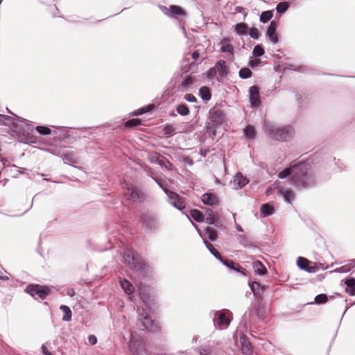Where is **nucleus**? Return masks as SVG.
I'll list each match as a JSON object with an SVG mask.
<instances>
[{
	"label": "nucleus",
	"mask_w": 355,
	"mask_h": 355,
	"mask_svg": "<svg viewBox=\"0 0 355 355\" xmlns=\"http://www.w3.org/2000/svg\"><path fill=\"white\" fill-rule=\"evenodd\" d=\"M243 135L247 139H254L257 135V130L254 125L248 124L243 129Z\"/></svg>",
	"instance_id": "30"
},
{
	"label": "nucleus",
	"mask_w": 355,
	"mask_h": 355,
	"mask_svg": "<svg viewBox=\"0 0 355 355\" xmlns=\"http://www.w3.org/2000/svg\"><path fill=\"white\" fill-rule=\"evenodd\" d=\"M6 110L12 116L1 114V136L8 133L19 142L26 144H36L37 138L31 134L34 129L33 125L12 113L8 107Z\"/></svg>",
	"instance_id": "1"
},
{
	"label": "nucleus",
	"mask_w": 355,
	"mask_h": 355,
	"mask_svg": "<svg viewBox=\"0 0 355 355\" xmlns=\"http://www.w3.org/2000/svg\"><path fill=\"white\" fill-rule=\"evenodd\" d=\"M239 243L245 248L252 247V242L247 238L245 234H239L237 236Z\"/></svg>",
	"instance_id": "43"
},
{
	"label": "nucleus",
	"mask_w": 355,
	"mask_h": 355,
	"mask_svg": "<svg viewBox=\"0 0 355 355\" xmlns=\"http://www.w3.org/2000/svg\"><path fill=\"white\" fill-rule=\"evenodd\" d=\"M24 291L35 299L44 300L50 293L51 289L46 285L30 284L27 285Z\"/></svg>",
	"instance_id": "7"
},
{
	"label": "nucleus",
	"mask_w": 355,
	"mask_h": 355,
	"mask_svg": "<svg viewBox=\"0 0 355 355\" xmlns=\"http://www.w3.org/2000/svg\"><path fill=\"white\" fill-rule=\"evenodd\" d=\"M279 193L283 196L285 202L291 204L295 198V193L290 189L282 188L279 189Z\"/></svg>",
	"instance_id": "26"
},
{
	"label": "nucleus",
	"mask_w": 355,
	"mask_h": 355,
	"mask_svg": "<svg viewBox=\"0 0 355 355\" xmlns=\"http://www.w3.org/2000/svg\"><path fill=\"white\" fill-rule=\"evenodd\" d=\"M37 132L41 135H53V132L48 126L37 125L35 128Z\"/></svg>",
	"instance_id": "47"
},
{
	"label": "nucleus",
	"mask_w": 355,
	"mask_h": 355,
	"mask_svg": "<svg viewBox=\"0 0 355 355\" xmlns=\"http://www.w3.org/2000/svg\"><path fill=\"white\" fill-rule=\"evenodd\" d=\"M261 62L259 59H254L252 58H250L249 60V65L252 68H256L260 65Z\"/></svg>",
	"instance_id": "60"
},
{
	"label": "nucleus",
	"mask_w": 355,
	"mask_h": 355,
	"mask_svg": "<svg viewBox=\"0 0 355 355\" xmlns=\"http://www.w3.org/2000/svg\"><path fill=\"white\" fill-rule=\"evenodd\" d=\"M334 297V295L328 296L325 293H320L317 295L315 298L314 301L310 302V304H324L327 303L329 299H331Z\"/></svg>",
	"instance_id": "31"
},
{
	"label": "nucleus",
	"mask_w": 355,
	"mask_h": 355,
	"mask_svg": "<svg viewBox=\"0 0 355 355\" xmlns=\"http://www.w3.org/2000/svg\"><path fill=\"white\" fill-rule=\"evenodd\" d=\"M297 266L300 270L309 273L315 272L318 270V263L316 262L311 261L302 257L297 258Z\"/></svg>",
	"instance_id": "12"
},
{
	"label": "nucleus",
	"mask_w": 355,
	"mask_h": 355,
	"mask_svg": "<svg viewBox=\"0 0 355 355\" xmlns=\"http://www.w3.org/2000/svg\"><path fill=\"white\" fill-rule=\"evenodd\" d=\"M231 270L241 273L244 276L247 275L245 273V270L237 263H234L233 268Z\"/></svg>",
	"instance_id": "58"
},
{
	"label": "nucleus",
	"mask_w": 355,
	"mask_h": 355,
	"mask_svg": "<svg viewBox=\"0 0 355 355\" xmlns=\"http://www.w3.org/2000/svg\"><path fill=\"white\" fill-rule=\"evenodd\" d=\"M239 77L242 79H248L252 75V72L248 67H242L239 72Z\"/></svg>",
	"instance_id": "50"
},
{
	"label": "nucleus",
	"mask_w": 355,
	"mask_h": 355,
	"mask_svg": "<svg viewBox=\"0 0 355 355\" xmlns=\"http://www.w3.org/2000/svg\"><path fill=\"white\" fill-rule=\"evenodd\" d=\"M203 222L209 225H214L216 227H220L222 225V221L218 214L212 216L211 217L205 218Z\"/></svg>",
	"instance_id": "38"
},
{
	"label": "nucleus",
	"mask_w": 355,
	"mask_h": 355,
	"mask_svg": "<svg viewBox=\"0 0 355 355\" xmlns=\"http://www.w3.org/2000/svg\"><path fill=\"white\" fill-rule=\"evenodd\" d=\"M196 350L200 355H210L212 352V347L209 345H205L197 348Z\"/></svg>",
	"instance_id": "51"
},
{
	"label": "nucleus",
	"mask_w": 355,
	"mask_h": 355,
	"mask_svg": "<svg viewBox=\"0 0 355 355\" xmlns=\"http://www.w3.org/2000/svg\"><path fill=\"white\" fill-rule=\"evenodd\" d=\"M230 38L224 37L221 41V47L220 51L223 53H229L230 54H233L234 52V49L233 46L230 44Z\"/></svg>",
	"instance_id": "29"
},
{
	"label": "nucleus",
	"mask_w": 355,
	"mask_h": 355,
	"mask_svg": "<svg viewBox=\"0 0 355 355\" xmlns=\"http://www.w3.org/2000/svg\"><path fill=\"white\" fill-rule=\"evenodd\" d=\"M248 285L254 295L257 297L259 300H262L266 290L265 286L258 282L250 280L248 282Z\"/></svg>",
	"instance_id": "16"
},
{
	"label": "nucleus",
	"mask_w": 355,
	"mask_h": 355,
	"mask_svg": "<svg viewBox=\"0 0 355 355\" xmlns=\"http://www.w3.org/2000/svg\"><path fill=\"white\" fill-rule=\"evenodd\" d=\"M168 193L165 191V193L167 195L168 198V202L174 207L175 209L184 211L185 209L184 200L185 198L180 196L176 192L167 190Z\"/></svg>",
	"instance_id": "9"
},
{
	"label": "nucleus",
	"mask_w": 355,
	"mask_h": 355,
	"mask_svg": "<svg viewBox=\"0 0 355 355\" xmlns=\"http://www.w3.org/2000/svg\"><path fill=\"white\" fill-rule=\"evenodd\" d=\"M176 111L180 115L183 116H187L190 113V110L188 105L184 103H182L177 105Z\"/></svg>",
	"instance_id": "44"
},
{
	"label": "nucleus",
	"mask_w": 355,
	"mask_h": 355,
	"mask_svg": "<svg viewBox=\"0 0 355 355\" xmlns=\"http://www.w3.org/2000/svg\"><path fill=\"white\" fill-rule=\"evenodd\" d=\"M248 26L244 22L237 23L234 26V32L239 36H244L248 35Z\"/></svg>",
	"instance_id": "34"
},
{
	"label": "nucleus",
	"mask_w": 355,
	"mask_h": 355,
	"mask_svg": "<svg viewBox=\"0 0 355 355\" xmlns=\"http://www.w3.org/2000/svg\"><path fill=\"white\" fill-rule=\"evenodd\" d=\"M159 166L168 171H172L174 168L173 164L164 156H161V162Z\"/></svg>",
	"instance_id": "48"
},
{
	"label": "nucleus",
	"mask_w": 355,
	"mask_h": 355,
	"mask_svg": "<svg viewBox=\"0 0 355 355\" xmlns=\"http://www.w3.org/2000/svg\"><path fill=\"white\" fill-rule=\"evenodd\" d=\"M352 267H353V266H352L351 264H347V265L336 268L334 270L330 271V272L331 273H332V272L347 273L352 270Z\"/></svg>",
	"instance_id": "53"
},
{
	"label": "nucleus",
	"mask_w": 355,
	"mask_h": 355,
	"mask_svg": "<svg viewBox=\"0 0 355 355\" xmlns=\"http://www.w3.org/2000/svg\"><path fill=\"white\" fill-rule=\"evenodd\" d=\"M291 6V2L289 1H281L276 6V11L277 13L282 15L285 13Z\"/></svg>",
	"instance_id": "41"
},
{
	"label": "nucleus",
	"mask_w": 355,
	"mask_h": 355,
	"mask_svg": "<svg viewBox=\"0 0 355 355\" xmlns=\"http://www.w3.org/2000/svg\"><path fill=\"white\" fill-rule=\"evenodd\" d=\"M193 67H196L194 61L191 62L188 67L187 65L182 67V69L184 70V72L188 73L192 71Z\"/></svg>",
	"instance_id": "64"
},
{
	"label": "nucleus",
	"mask_w": 355,
	"mask_h": 355,
	"mask_svg": "<svg viewBox=\"0 0 355 355\" xmlns=\"http://www.w3.org/2000/svg\"><path fill=\"white\" fill-rule=\"evenodd\" d=\"M163 132L165 135L171 136L175 133V128L171 124H166L163 128Z\"/></svg>",
	"instance_id": "55"
},
{
	"label": "nucleus",
	"mask_w": 355,
	"mask_h": 355,
	"mask_svg": "<svg viewBox=\"0 0 355 355\" xmlns=\"http://www.w3.org/2000/svg\"><path fill=\"white\" fill-rule=\"evenodd\" d=\"M218 126H220V125L209 121L206 125L207 132H210L214 136H216L217 128Z\"/></svg>",
	"instance_id": "54"
},
{
	"label": "nucleus",
	"mask_w": 355,
	"mask_h": 355,
	"mask_svg": "<svg viewBox=\"0 0 355 355\" xmlns=\"http://www.w3.org/2000/svg\"><path fill=\"white\" fill-rule=\"evenodd\" d=\"M234 11H235V12L241 13L244 17H246L248 15L246 8H245L242 6H236L234 8Z\"/></svg>",
	"instance_id": "63"
},
{
	"label": "nucleus",
	"mask_w": 355,
	"mask_h": 355,
	"mask_svg": "<svg viewBox=\"0 0 355 355\" xmlns=\"http://www.w3.org/2000/svg\"><path fill=\"white\" fill-rule=\"evenodd\" d=\"M241 350L244 355H252L253 349L248 337L242 334L240 335Z\"/></svg>",
	"instance_id": "17"
},
{
	"label": "nucleus",
	"mask_w": 355,
	"mask_h": 355,
	"mask_svg": "<svg viewBox=\"0 0 355 355\" xmlns=\"http://www.w3.org/2000/svg\"><path fill=\"white\" fill-rule=\"evenodd\" d=\"M252 268L255 274L259 276L264 275L267 272V269L263 263L259 260H257L252 263Z\"/></svg>",
	"instance_id": "28"
},
{
	"label": "nucleus",
	"mask_w": 355,
	"mask_h": 355,
	"mask_svg": "<svg viewBox=\"0 0 355 355\" xmlns=\"http://www.w3.org/2000/svg\"><path fill=\"white\" fill-rule=\"evenodd\" d=\"M316 173L309 162L300 161L295 163L291 178V185L296 189H310L318 185Z\"/></svg>",
	"instance_id": "2"
},
{
	"label": "nucleus",
	"mask_w": 355,
	"mask_h": 355,
	"mask_svg": "<svg viewBox=\"0 0 355 355\" xmlns=\"http://www.w3.org/2000/svg\"><path fill=\"white\" fill-rule=\"evenodd\" d=\"M201 200L204 205L214 206L219 203V200L216 194L214 193H205L201 196Z\"/></svg>",
	"instance_id": "19"
},
{
	"label": "nucleus",
	"mask_w": 355,
	"mask_h": 355,
	"mask_svg": "<svg viewBox=\"0 0 355 355\" xmlns=\"http://www.w3.org/2000/svg\"><path fill=\"white\" fill-rule=\"evenodd\" d=\"M121 286L123 291L128 294H132L134 292L135 288L133 286L128 280L124 279L121 281Z\"/></svg>",
	"instance_id": "46"
},
{
	"label": "nucleus",
	"mask_w": 355,
	"mask_h": 355,
	"mask_svg": "<svg viewBox=\"0 0 355 355\" xmlns=\"http://www.w3.org/2000/svg\"><path fill=\"white\" fill-rule=\"evenodd\" d=\"M189 215L197 223H202L205 220L204 214L198 209H191Z\"/></svg>",
	"instance_id": "39"
},
{
	"label": "nucleus",
	"mask_w": 355,
	"mask_h": 355,
	"mask_svg": "<svg viewBox=\"0 0 355 355\" xmlns=\"http://www.w3.org/2000/svg\"><path fill=\"white\" fill-rule=\"evenodd\" d=\"M249 96L250 107L252 108H257L261 104V98L259 94V87L257 85H253L249 88Z\"/></svg>",
	"instance_id": "15"
},
{
	"label": "nucleus",
	"mask_w": 355,
	"mask_h": 355,
	"mask_svg": "<svg viewBox=\"0 0 355 355\" xmlns=\"http://www.w3.org/2000/svg\"><path fill=\"white\" fill-rule=\"evenodd\" d=\"M60 309L63 312V316L62 320L64 322H69L71 320L72 311L69 306L67 305L62 304L60 306Z\"/></svg>",
	"instance_id": "37"
},
{
	"label": "nucleus",
	"mask_w": 355,
	"mask_h": 355,
	"mask_svg": "<svg viewBox=\"0 0 355 355\" xmlns=\"http://www.w3.org/2000/svg\"><path fill=\"white\" fill-rule=\"evenodd\" d=\"M275 211L274 207L269 202L263 203L260 208L261 216L263 218L271 216Z\"/></svg>",
	"instance_id": "27"
},
{
	"label": "nucleus",
	"mask_w": 355,
	"mask_h": 355,
	"mask_svg": "<svg viewBox=\"0 0 355 355\" xmlns=\"http://www.w3.org/2000/svg\"><path fill=\"white\" fill-rule=\"evenodd\" d=\"M128 347L132 355L149 354L145 347V344L141 340L131 338L129 341Z\"/></svg>",
	"instance_id": "10"
},
{
	"label": "nucleus",
	"mask_w": 355,
	"mask_h": 355,
	"mask_svg": "<svg viewBox=\"0 0 355 355\" xmlns=\"http://www.w3.org/2000/svg\"><path fill=\"white\" fill-rule=\"evenodd\" d=\"M277 21L275 20H272L270 22V24L268 26L267 31L266 32L267 40L273 44H277L279 42V36L277 33Z\"/></svg>",
	"instance_id": "14"
},
{
	"label": "nucleus",
	"mask_w": 355,
	"mask_h": 355,
	"mask_svg": "<svg viewBox=\"0 0 355 355\" xmlns=\"http://www.w3.org/2000/svg\"><path fill=\"white\" fill-rule=\"evenodd\" d=\"M139 324H138L139 329L141 330H149L153 324V320L148 314L139 313Z\"/></svg>",
	"instance_id": "18"
},
{
	"label": "nucleus",
	"mask_w": 355,
	"mask_h": 355,
	"mask_svg": "<svg viewBox=\"0 0 355 355\" xmlns=\"http://www.w3.org/2000/svg\"><path fill=\"white\" fill-rule=\"evenodd\" d=\"M196 81V78L194 76H191L190 75H186L182 78L181 83L179 87H180V90L182 92L188 91L191 86L193 85Z\"/></svg>",
	"instance_id": "21"
},
{
	"label": "nucleus",
	"mask_w": 355,
	"mask_h": 355,
	"mask_svg": "<svg viewBox=\"0 0 355 355\" xmlns=\"http://www.w3.org/2000/svg\"><path fill=\"white\" fill-rule=\"evenodd\" d=\"M184 98L187 101L190 102V103H196L197 102V98L192 94H186L184 96Z\"/></svg>",
	"instance_id": "62"
},
{
	"label": "nucleus",
	"mask_w": 355,
	"mask_h": 355,
	"mask_svg": "<svg viewBox=\"0 0 355 355\" xmlns=\"http://www.w3.org/2000/svg\"><path fill=\"white\" fill-rule=\"evenodd\" d=\"M216 72L221 78H225L229 73V68L226 64V62L223 60L218 61L214 66Z\"/></svg>",
	"instance_id": "22"
},
{
	"label": "nucleus",
	"mask_w": 355,
	"mask_h": 355,
	"mask_svg": "<svg viewBox=\"0 0 355 355\" xmlns=\"http://www.w3.org/2000/svg\"><path fill=\"white\" fill-rule=\"evenodd\" d=\"M265 53V50L262 44H257L252 51V55L254 57L259 58Z\"/></svg>",
	"instance_id": "49"
},
{
	"label": "nucleus",
	"mask_w": 355,
	"mask_h": 355,
	"mask_svg": "<svg viewBox=\"0 0 355 355\" xmlns=\"http://www.w3.org/2000/svg\"><path fill=\"white\" fill-rule=\"evenodd\" d=\"M251 312L254 313L259 320H263L265 319L266 311L261 304H259L257 306H254L252 309Z\"/></svg>",
	"instance_id": "32"
},
{
	"label": "nucleus",
	"mask_w": 355,
	"mask_h": 355,
	"mask_svg": "<svg viewBox=\"0 0 355 355\" xmlns=\"http://www.w3.org/2000/svg\"><path fill=\"white\" fill-rule=\"evenodd\" d=\"M273 17V10H268L263 11L259 17V20L263 24L268 23Z\"/></svg>",
	"instance_id": "42"
},
{
	"label": "nucleus",
	"mask_w": 355,
	"mask_h": 355,
	"mask_svg": "<svg viewBox=\"0 0 355 355\" xmlns=\"http://www.w3.org/2000/svg\"><path fill=\"white\" fill-rule=\"evenodd\" d=\"M219 261L223 266H226L227 268H228L230 269L233 268V266H234V263L233 261L228 259H224L223 257H222V259H220Z\"/></svg>",
	"instance_id": "59"
},
{
	"label": "nucleus",
	"mask_w": 355,
	"mask_h": 355,
	"mask_svg": "<svg viewBox=\"0 0 355 355\" xmlns=\"http://www.w3.org/2000/svg\"><path fill=\"white\" fill-rule=\"evenodd\" d=\"M209 119L210 122L221 125L225 121V115L223 110L213 107L209 111Z\"/></svg>",
	"instance_id": "13"
},
{
	"label": "nucleus",
	"mask_w": 355,
	"mask_h": 355,
	"mask_svg": "<svg viewBox=\"0 0 355 355\" xmlns=\"http://www.w3.org/2000/svg\"><path fill=\"white\" fill-rule=\"evenodd\" d=\"M155 108V105L153 104H148L146 106L141 107L131 113L132 116H140L144 114L152 112Z\"/></svg>",
	"instance_id": "33"
},
{
	"label": "nucleus",
	"mask_w": 355,
	"mask_h": 355,
	"mask_svg": "<svg viewBox=\"0 0 355 355\" xmlns=\"http://www.w3.org/2000/svg\"><path fill=\"white\" fill-rule=\"evenodd\" d=\"M153 180L159 186V187L163 190V191L164 193H165V191L168 193L167 190H169V189L167 188L166 184L162 178H153Z\"/></svg>",
	"instance_id": "57"
},
{
	"label": "nucleus",
	"mask_w": 355,
	"mask_h": 355,
	"mask_svg": "<svg viewBox=\"0 0 355 355\" xmlns=\"http://www.w3.org/2000/svg\"><path fill=\"white\" fill-rule=\"evenodd\" d=\"M199 96L205 103L208 102L211 98V93L209 88L207 86H202L199 89Z\"/></svg>",
	"instance_id": "36"
},
{
	"label": "nucleus",
	"mask_w": 355,
	"mask_h": 355,
	"mask_svg": "<svg viewBox=\"0 0 355 355\" xmlns=\"http://www.w3.org/2000/svg\"><path fill=\"white\" fill-rule=\"evenodd\" d=\"M71 129L62 126L56 127L55 130L53 132V138L67 144H73L80 136Z\"/></svg>",
	"instance_id": "6"
},
{
	"label": "nucleus",
	"mask_w": 355,
	"mask_h": 355,
	"mask_svg": "<svg viewBox=\"0 0 355 355\" xmlns=\"http://www.w3.org/2000/svg\"><path fill=\"white\" fill-rule=\"evenodd\" d=\"M249 35L254 40H258L260 37L261 33L257 28L252 27L250 28Z\"/></svg>",
	"instance_id": "56"
},
{
	"label": "nucleus",
	"mask_w": 355,
	"mask_h": 355,
	"mask_svg": "<svg viewBox=\"0 0 355 355\" xmlns=\"http://www.w3.org/2000/svg\"><path fill=\"white\" fill-rule=\"evenodd\" d=\"M200 236H202L200 234ZM201 238L202 239L203 243H204L205 245L206 246V248H207V250L209 251V252L217 260L220 261V259H222L223 257L220 255L219 252L211 243H209L207 240H205L202 237H201Z\"/></svg>",
	"instance_id": "35"
},
{
	"label": "nucleus",
	"mask_w": 355,
	"mask_h": 355,
	"mask_svg": "<svg viewBox=\"0 0 355 355\" xmlns=\"http://www.w3.org/2000/svg\"><path fill=\"white\" fill-rule=\"evenodd\" d=\"M216 70L215 69V67H212V68H210L207 71V77L208 79L209 80H211L213 78H214V77L216 76Z\"/></svg>",
	"instance_id": "61"
},
{
	"label": "nucleus",
	"mask_w": 355,
	"mask_h": 355,
	"mask_svg": "<svg viewBox=\"0 0 355 355\" xmlns=\"http://www.w3.org/2000/svg\"><path fill=\"white\" fill-rule=\"evenodd\" d=\"M204 231L207 235L209 240L212 242L216 241L218 237V232L211 227H205Z\"/></svg>",
	"instance_id": "40"
},
{
	"label": "nucleus",
	"mask_w": 355,
	"mask_h": 355,
	"mask_svg": "<svg viewBox=\"0 0 355 355\" xmlns=\"http://www.w3.org/2000/svg\"><path fill=\"white\" fill-rule=\"evenodd\" d=\"M182 76V74L180 72L175 73L173 76L171 78L170 82L168 83V89L173 90L176 85L178 79Z\"/></svg>",
	"instance_id": "52"
},
{
	"label": "nucleus",
	"mask_w": 355,
	"mask_h": 355,
	"mask_svg": "<svg viewBox=\"0 0 355 355\" xmlns=\"http://www.w3.org/2000/svg\"><path fill=\"white\" fill-rule=\"evenodd\" d=\"M249 182V180L242 174H236L234 180L235 189H241Z\"/></svg>",
	"instance_id": "25"
},
{
	"label": "nucleus",
	"mask_w": 355,
	"mask_h": 355,
	"mask_svg": "<svg viewBox=\"0 0 355 355\" xmlns=\"http://www.w3.org/2000/svg\"><path fill=\"white\" fill-rule=\"evenodd\" d=\"M141 125V120L138 118L128 119L124 123V125L127 128H133Z\"/></svg>",
	"instance_id": "45"
},
{
	"label": "nucleus",
	"mask_w": 355,
	"mask_h": 355,
	"mask_svg": "<svg viewBox=\"0 0 355 355\" xmlns=\"http://www.w3.org/2000/svg\"><path fill=\"white\" fill-rule=\"evenodd\" d=\"M128 200L134 202H143L146 200V196L143 191L135 185L128 187Z\"/></svg>",
	"instance_id": "11"
},
{
	"label": "nucleus",
	"mask_w": 355,
	"mask_h": 355,
	"mask_svg": "<svg viewBox=\"0 0 355 355\" xmlns=\"http://www.w3.org/2000/svg\"><path fill=\"white\" fill-rule=\"evenodd\" d=\"M186 12L183 8L177 5H171L169 6L168 16L173 18H177L178 16H185Z\"/></svg>",
	"instance_id": "23"
},
{
	"label": "nucleus",
	"mask_w": 355,
	"mask_h": 355,
	"mask_svg": "<svg viewBox=\"0 0 355 355\" xmlns=\"http://www.w3.org/2000/svg\"><path fill=\"white\" fill-rule=\"evenodd\" d=\"M123 259L131 269L141 274H144L147 272V265L133 249H125L123 253Z\"/></svg>",
	"instance_id": "4"
},
{
	"label": "nucleus",
	"mask_w": 355,
	"mask_h": 355,
	"mask_svg": "<svg viewBox=\"0 0 355 355\" xmlns=\"http://www.w3.org/2000/svg\"><path fill=\"white\" fill-rule=\"evenodd\" d=\"M263 128L271 139L281 142L291 141L295 134L292 125H279L269 121H264Z\"/></svg>",
	"instance_id": "3"
},
{
	"label": "nucleus",
	"mask_w": 355,
	"mask_h": 355,
	"mask_svg": "<svg viewBox=\"0 0 355 355\" xmlns=\"http://www.w3.org/2000/svg\"><path fill=\"white\" fill-rule=\"evenodd\" d=\"M216 329H226L230 324L232 317V312L227 309L211 311L209 313Z\"/></svg>",
	"instance_id": "5"
},
{
	"label": "nucleus",
	"mask_w": 355,
	"mask_h": 355,
	"mask_svg": "<svg viewBox=\"0 0 355 355\" xmlns=\"http://www.w3.org/2000/svg\"><path fill=\"white\" fill-rule=\"evenodd\" d=\"M342 282L346 285L345 292L350 296H355V277H348Z\"/></svg>",
	"instance_id": "20"
},
{
	"label": "nucleus",
	"mask_w": 355,
	"mask_h": 355,
	"mask_svg": "<svg viewBox=\"0 0 355 355\" xmlns=\"http://www.w3.org/2000/svg\"><path fill=\"white\" fill-rule=\"evenodd\" d=\"M294 166L295 163H291L288 167H286L283 170L280 171L277 175L278 178L279 179H285L286 178H289V182L291 184V178L293 175Z\"/></svg>",
	"instance_id": "24"
},
{
	"label": "nucleus",
	"mask_w": 355,
	"mask_h": 355,
	"mask_svg": "<svg viewBox=\"0 0 355 355\" xmlns=\"http://www.w3.org/2000/svg\"><path fill=\"white\" fill-rule=\"evenodd\" d=\"M140 220L142 225L150 231H156L159 225V220L152 213H145L141 215Z\"/></svg>",
	"instance_id": "8"
}]
</instances>
